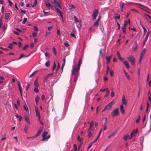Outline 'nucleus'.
<instances>
[{"label":"nucleus","mask_w":151,"mask_h":151,"mask_svg":"<svg viewBox=\"0 0 151 151\" xmlns=\"http://www.w3.org/2000/svg\"><path fill=\"white\" fill-rule=\"evenodd\" d=\"M82 60L80 59L78 62V65H76L73 67L72 72V75L75 76L74 81L76 82L79 74V71L80 68L82 63Z\"/></svg>","instance_id":"obj_1"},{"label":"nucleus","mask_w":151,"mask_h":151,"mask_svg":"<svg viewBox=\"0 0 151 151\" xmlns=\"http://www.w3.org/2000/svg\"><path fill=\"white\" fill-rule=\"evenodd\" d=\"M54 3L57 13L58 14H59L61 17L62 19H63V13L62 12L57 8V7H58L60 9H62V7L61 6L56 0H54Z\"/></svg>","instance_id":"obj_2"},{"label":"nucleus","mask_w":151,"mask_h":151,"mask_svg":"<svg viewBox=\"0 0 151 151\" xmlns=\"http://www.w3.org/2000/svg\"><path fill=\"white\" fill-rule=\"evenodd\" d=\"M114 104V101H112L109 104H108L103 110V111H105L106 110H109L110 109L112 106Z\"/></svg>","instance_id":"obj_3"},{"label":"nucleus","mask_w":151,"mask_h":151,"mask_svg":"<svg viewBox=\"0 0 151 151\" xmlns=\"http://www.w3.org/2000/svg\"><path fill=\"white\" fill-rule=\"evenodd\" d=\"M48 132L47 131L44 132L42 135V137L43 138L42 139V141H44L45 140H47L50 137V135H48L47 137H46V136Z\"/></svg>","instance_id":"obj_4"},{"label":"nucleus","mask_w":151,"mask_h":151,"mask_svg":"<svg viewBox=\"0 0 151 151\" xmlns=\"http://www.w3.org/2000/svg\"><path fill=\"white\" fill-rule=\"evenodd\" d=\"M119 115V112L117 109H115L111 112V115L113 117L116 116H118Z\"/></svg>","instance_id":"obj_5"},{"label":"nucleus","mask_w":151,"mask_h":151,"mask_svg":"<svg viewBox=\"0 0 151 151\" xmlns=\"http://www.w3.org/2000/svg\"><path fill=\"white\" fill-rule=\"evenodd\" d=\"M145 51L146 49H143L142 50V52L140 54L139 60V63L140 64L141 63L142 60L143 58Z\"/></svg>","instance_id":"obj_6"},{"label":"nucleus","mask_w":151,"mask_h":151,"mask_svg":"<svg viewBox=\"0 0 151 151\" xmlns=\"http://www.w3.org/2000/svg\"><path fill=\"white\" fill-rule=\"evenodd\" d=\"M98 9H95L94 10L92 14L93 19L94 20L96 19L98 15Z\"/></svg>","instance_id":"obj_7"},{"label":"nucleus","mask_w":151,"mask_h":151,"mask_svg":"<svg viewBox=\"0 0 151 151\" xmlns=\"http://www.w3.org/2000/svg\"><path fill=\"white\" fill-rule=\"evenodd\" d=\"M128 60L129 61L131 62L132 65H134L135 59L133 57L129 56L128 58Z\"/></svg>","instance_id":"obj_8"},{"label":"nucleus","mask_w":151,"mask_h":151,"mask_svg":"<svg viewBox=\"0 0 151 151\" xmlns=\"http://www.w3.org/2000/svg\"><path fill=\"white\" fill-rule=\"evenodd\" d=\"M93 124L94 122L93 121H92L89 127L88 128V131H94V128L93 127Z\"/></svg>","instance_id":"obj_9"},{"label":"nucleus","mask_w":151,"mask_h":151,"mask_svg":"<svg viewBox=\"0 0 151 151\" xmlns=\"http://www.w3.org/2000/svg\"><path fill=\"white\" fill-rule=\"evenodd\" d=\"M18 85L19 86V91H20L21 96L22 97V87L21 86L20 82V81H19L18 82Z\"/></svg>","instance_id":"obj_10"},{"label":"nucleus","mask_w":151,"mask_h":151,"mask_svg":"<svg viewBox=\"0 0 151 151\" xmlns=\"http://www.w3.org/2000/svg\"><path fill=\"white\" fill-rule=\"evenodd\" d=\"M138 132V129H134L133 130L130 134V138H131L135 134H136Z\"/></svg>","instance_id":"obj_11"},{"label":"nucleus","mask_w":151,"mask_h":151,"mask_svg":"<svg viewBox=\"0 0 151 151\" xmlns=\"http://www.w3.org/2000/svg\"><path fill=\"white\" fill-rule=\"evenodd\" d=\"M117 55L119 59L121 61H124V59L121 56L119 52H117Z\"/></svg>","instance_id":"obj_12"},{"label":"nucleus","mask_w":151,"mask_h":151,"mask_svg":"<svg viewBox=\"0 0 151 151\" xmlns=\"http://www.w3.org/2000/svg\"><path fill=\"white\" fill-rule=\"evenodd\" d=\"M122 103L123 105L126 106L127 104V102L125 99V96H123L122 97Z\"/></svg>","instance_id":"obj_13"},{"label":"nucleus","mask_w":151,"mask_h":151,"mask_svg":"<svg viewBox=\"0 0 151 151\" xmlns=\"http://www.w3.org/2000/svg\"><path fill=\"white\" fill-rule=\"evenodd\" d=\"M120 110L122 114H124L125 112L124 109V106L123 105H121L120 106Z\"/></svg>","instance_id":"obj_14"},{"label":"nucleus","mask_w":151,"mask_h":151,"mask_svg":"<svg viewBox=\"0 0 151 151\" xmlns=\"http://www.w3.org/2000/svg\"><path fill=\"white\" fill-rule=\"evenodd\" d=\"M111 58V56H106L105 57V59L106 60V64H109L110 62V59Z\"/></svg>","instance_id":"obj_15"},{"label":"nucleus","mask_w":151,"mask_h":151,"mask_svg":"<svg viewBox=\"0 0 151 151\" xmlns=\"http://www.w3.org/2000/svg\"><path fill=\"white\" fill-rule=\"evenodd\" d=\"M35 112L36 116L39 117V120L40 119V114L39 112L38 111V108L37 107L35 108Z\"/></svg>","instance_id":"obj_16"},{"label":"nucleus","mask_w":151,"mask_h":151,"mask_svg":"<svg viewBox=\"0 0 151 151\" xmlns=\"http://www.w3.org/2000/svg\"><path fill=\"white\" fill-rule=\"evenodd\" d=\"M45 5L47 7L52 8L53 7V6L52 5H51L49 2H45Z\"/></svg>","instance_id":"obj_17"},{"label":"nucleus","mask_w":151,"mask_h":151,"mask_svg":"<svg viewBox=\"0 0 151 151\" xmlns=\"http://www.w3.org/2000/svg\"><path fill=\"white\" fill-rule=\"evenodd\" d=\"M128 134H125L124 137H123V139H124V140L125 141H126L128 139H130L131 138H130Z\"/></svg>","instance_id":"obj_18"},{"label":"nucleus","mask_w":151,"mask_h":151,"mask_svg":"<svg viewBox=\"0 0 151 151\" xmlns=\"http://www.w3.org/2000/svg\"><path fill=\"white\" fill-rule=\"evenodd\" d=\"M123 63H124V64L126 65V67L127 68H129V63H128V62H127V61L126 60L124 61H124H123Z\"/></svg>","instance_id":"obj_19"},{"label":"nucleus","mask_w":151,"mask_h":151,"mask_svg":"<svg viewBox=\"0 0 151 151\" xmlns=\"http://www.w3.org/2000/svg\"><path fill=\"white\" fill-rule=\"evenodd\" d=\"M30 55V54L29 55H24V54L23 53H22L21 54L19 57L17 59V60H19V59H21V58H22L23 57H28Z\"/></svg>","instance_id":"obj_20"},{"label":"nucleus","mask_w":151,"mask_h":151,"mask_svg":"<svg viewBox=\"0 0 151 151\" xmlns=\"http://www.w3.org/2000/svg\"><path fill=\"white\" fill-rule=\"evenodd\" d=\"M10 14L9 13H6L5 14L4 18L5 19L7 20L9 18L10 16Z\"/></svg>","instance_id":"obj_21"},{"label":"nucleus","mask_w":151,"mask_h":151,"mask_svg":"<svg viewBox=\"0 0 151 151\" xmlns=\"http://www.w3.org/2000/svg\"><path fill=\"white\" fill-rule=\"evenodd\" d=\"M74 18L75 22H81L80 20L76 16H74Z\"/></svg>","instance_id":"obj_22"},{"label":"nucleus","mask_w":151,"mask_h":151,"mask_svg":"<svg viewBox=\"0 0 151 151\" xmlns=\"http://www.w3.org/2000/svg\"><path fill=\"white\" fill-rule=\"evenodd\" d=\"M24 119L26 122L29 124H30V122L27 116H25L24 117Z\"/></svg>","instance_id":"obj_23"},{"label":"nucleus","mask_w":151,"mask_h":151,"mask_svg":"<svg viewBox=\"0 0 151 151\" xmlns=\"http://www.w3.org/2000/svg\"><path fill=\"white\" fill-rule=\"evenodd\" d=\"M73 33H71L70 34V36L72 37H74L75 38H76V37L74 33L76 32V30L75 29H74L73 30Z\"/></svg>","instance_id":"obj_24"},{"label":"nucleus","mask_w":151,"mask_h":151,"mask_svg":"<svg viewBox=\"0 0 151 151\" xmlns=\"http://www.w3.org/2000/svg\"><path fill=\"white\" fill-rule=\"evenodd\" d=\"M15 116L17 118H19V121H20L22 120V116L18 115L17 114H16Z\"/></svg>","instance_id":"obj_25"},{"label":"nucleus","mask_w":151,"mask_h":151,"mask_svg":"<svg viewBox=\"0 0 151 151\" xmlns=\"http://www.w3.org/2000/svg\"><path fill=\"white\" fill-rule=\"evenodd\" d=\"M34 84L36 87H37L39 86V84L37 80L34 81Z\"/></svg>","instance_id":"obj_26"},{"label":"nucleus","mask_w":151,"mask_h":151,"mask_svg":"<svg viewBox=\"0 0 151 151\" xmlns=\"http://www.w3.org/2000/svg\"><path fill=\"white\" fill-rule=\"evenodd\" d=\"M124 73L125 76L129 80H130V78L128 74L126 71H124Z\"/></svg>","instance_id":"obj_27"},{"label":"nucleus","mask_w":151,"mask_h":151,"mask_svg":"<svg viewBox=\"0 0 151 151\" xmlns=\"http://www.w3.org/2000/svg\"><path fill=\"white\" fill-rule=\"evenodd\" d=\"M2 17L1 15H0V28L1 27L2 25Z\"/></svg>","instance_id":"obj_28"},{"label":"nucleus","mask_w":151,"mask_h":151,"mask_svg":"<svg viewBox=\"0 0 151 151\" xmlns=\"http://www.w3.org/2000/svg\"><path fill=\"white\" fill-rule=\"evenodd\" d=\"M99 22L96 21V22L94 23L93 26L95 27H97L99 26Z\"/></svg>","instance_id":"obj_29"},{"label":"nucleus","mask_w":151,"mask_h":151,"mask_svg":"<svg viewBox=\"0 0 151 151\" xmlns=\"http://www.w3.org/2000/svg\"><path fill=\"white\" fill-rule=\"evenodd\" d=\"M130 20L129 19L128 20V21L126 20L124 22V25L126 26L127 24L128 23H130Z\"/></svg>","instance_id":"obj_30"},{"label":"nucleus","mask_w":151,"mask_h":151,"mask_svg":"<svg viewBox=\"0 0 151 151\" xmlns=\"http://www.w3.org/2000/svg\"><path fill=\"white\" fill-rule=\"evenodd\" d=\"M48 76L47 75L46 76H45L43 82H46L47 81L48 78Z\"/></svg>","instance_id":"obj_31"},{"label":"nucleus","mask_w":151,"mask_h":151,"mask_svg":"<svg viewBox=\"0 0 151 151\" xmlns=\"http://www.w3.org/2000/svg\"><path fill=\"white\" fill-rule=\"evenodd\" d=\"M40 98L39 96H37L35 98V101H36V104H37Z\"/></svg>","instance_id":"obj_32"},{"label":"nucleus","mask_w":151,"mask_h":151,"mask_svg":"<svg viewBox=\"0 0 151 151\" xmlns=\"http://www.w3.org/2000/svg\"><path fill=\"white\" fill-rule=\"evenodd\" d=\"M136 4L138 5H139V6H140L144 8H146V9H149V8H148V7H145V6H144L142 5V4H138V3H136Z\"/></svg>","instance_id":"obj_33"},{"label":"nucleus","mask_w":151,"mask_h":151,"mask_svg":"<svg viewBox=\"0 0 151 151\" xmlns=\"http://www.w3.org/2000/svg\"><path fill=\"white\" fill-rule=\"evenodd\" d=\"M28 128H29L28 126L27 125H25L24 128V130L25 132H27V130L28 129Z\"/></svg>","instance_id":"obj_34"},{"label":"nucleus","mask_w":151,"mask_h":151,"mask_svg":"<svg viewBox=\"0 0 151 151\" xmlns=\"http://www.w3.org/2000/svg\"><path fill=\"white\" fill-rule=\"evenodd\" d=\"M42 130V129H40L38 130L37 134L36 135V136H38L40 134Z\"/></svg>","instance_id":"obj_35"},{"label":"nucleus","mask_w":151,"mask_h":151,"mask_svg":"<svg viewBox=\"0 0 151 151\" xmlns=\"http://www.w3.org/2000/svg\"><path fill=\"white\" fill-rule=\"evenodd\" d=\"M114 18L116 19H120V16L119 14H117V16H115L114 17Z\"/></svg>","instance_id":"obj_36"},{"label":"nucleus","mask_w":151,"mask_h":151,"mask_svg":"<svg viewBox=\"0 0 151 151\" xmlns=\"http://www.w3.org/2000/svg\"><path fill=\"white\" fill-rule=\"evenodd\" d=\"M56 67V65L55 62L54 63L53 66L52 68V71H53Z\"/></svg>","instance_id":"obj_37"},{"label":"nucleus","mask_w":151,"mask_h":151,"mask_svg":"<svg viewBox=\"0 0 151 151\" xmlns=\"http://www.w3.org/2000/svg\"><path fill=\"white\" fill-rule=\"evenodd\" d=\"M37 2V0H35L34 2V3L33 5L32 6V7H33L35 6Z\"/></svg>","instance_id":"obj_38"},{"label":"nucleus","mask_w":151,"mask_h":151,"mask_svg":"<svg viewBox=\"0 0 151 151\" xmlns=\"http://www.w3.org/2000/svg\"><path fill=\"white\" fill-rule=\"evenodd\" d=\"M45 56L47 58H49L50 56V54L49 53L46 52L45 53Z\"/></svg>","instance_id":"obj_39"},{"label":"nucleus","mask_w":151,"mask_h":151,"mask_svg":"<svg viewBox=\"0 0 151 151\" xmlns=\"http://www.w3.org/2000/svg\"><path fill=\"white\" fill-rule=\"evenodd\" d=\"M88 137H90L92 136V134L91 132V131H88Z\"/></svg>","instance_id":"obj_40"},{"label":"nucleus","mask_w":151,"mask_h":151,"mask_svg":"<svg viewBox=\"0 0 151 151\" xmlns=\"http://www.w3.org/2000/svg\"><path fill=\"white\" fill-rule=\"evenodd\" d=\"M27 20V19L26 18H24L22 22V24H24L26 23Z\"/></svg>","instance_id":"obj_41"},{"label":"nucleus","mask_w":151,"mask_h":151,"mask_svg":"<svg viewBox=\"0 0 151 151\" xmlns=\"http://www.w3.org/2000/svg\"><path fill=\"white\" fill-rule=\"evenodd\" d=\"M110 73L111 76L112 77L114 76V72L112 70H110Z\"/></svg>","instance_id":"obj_42"},{"label":"nucleus","mask_w":151,"mask_h":151,"mask_svg":"<svg viewBox=\"0 0 151 151\" xmlns=\"http://www.w3.org/2000/svg\"><path fill=\"white\" fill-rule=\"evenodd\" d=\"M37 34V32H33L32 33V35L34 37H35L36 36V35Z\"/></svg>","instance_id":"obj_43"},{"label":"nucleus","mask_w":151,"mask_h":151,"mask_svg":"<svg viewBox=\"0 0 151 151\" xmlns=\"http://www.w3.org/2000/svg\"><path fill=\"white\" fill-rule=\"evenodd\" d=\"M109 70V66H108L106 68V74L107 75L108 73Z\"/></svg>","instance_id":"obj_44"},{"label":"nucleus","mask_w":151,"mask_h":151,"mask_svg":"<svg viewBox=\"0 0 151 151\" xmlns=\"http://www.w3.org/2000/svg\"><path fill=\"white\" fill-rule=\"evenodd\" d=\"M114 134H115V133H112V134L109 135L108 137V138H110L111 137H112L113 136H114Z\"/></svg>","instance_id":"obj_45"},{"label":"nucleus","mask_w":151,"mask_h":151,"mask_svg":"<svg viewBox=\"0 0 151 151\" xmlns=\"http://www.w3.org/2000/svg\"><path fill=\"white\" fill-rule=\"evenodd\" d=\"M52 51L54 53V54H55V55H56V49L55 47H53L52 48Z\"/></svg>","instance_id":"obj_46"},{"label":"nucleus","mask_w":151,"mask_h":151,"mask_svg":"<svg viewBox=\"0 0 151 151\" xmlns=\"http://www.w3.org/2000/svg\"><path fill=\"white\" fill-rule=\"evenodd\" d=\"M34 91L36 93H37L39 92L38 89L37 88V87L35 88L34 89Z\"/></svg>","instance_id":"obj_47"},{"label":"nucleus","mask_w":151,"mask_h":151,"mask_svg":"<svg viewBox=\"0 0 151 151\" xmlns=\"http://www.w3.org/2000/svg\"><path fill=\"white\" fill-rule=\"evenodd\" d=\"M50 65V62L49 61H47L46 62V63H45V65L46 66H48Z\"/></svg>","instance_id":"obj_48"},{"label":"nucleus","mask_w":151,"mask_h":151,"mask_svg":"<svg viewBox=\"0 0 151 151\" xmlns=\"http://www.w3.org/2000/svg\"><path fill=\"white\" fill-rule=\"evenodd\" d=\"M70 7V9H74L75 8V6L73 4H71Z\"/></svg>","instance_id":"obj_49"},{"label":"nucleus","mask_w":151,"mask_h":151,"mask_svg":"<svg viewBox=\"0 0 151 151\" xmlns=\"http://www.w3.org/2000/svg\"><path fill=\"white\" fill-rule=\"evenodd\" d=\"M23 108L26 111H28V108L27 106L26 107L25 106H24Z\"/></svg>","instance_id":"obj_50"},{"label":"nucleus","mask_w":151,"mask_h":151,"mask_svg":"<svg viewBox=\"0 0 151 151\" xmlns=\"http://www.w3.org/2000/svg\"><path fill=\"white\" fill-rule=\"evenodd\" d=\"M28 46H29V45H25L24 46L23 48V50H25V49H26V48L28 47Z\"/></svg>","instance_id":"obj_51"},{"label":"nucleus","mask_w":151,"mask_h":151,"mask_svg":"<svg viewBox=\"0 0 151 151\" xmlns=\"http://www.w3.org/2000/svg\"><path fill=\"white\" fill-rule=\"evenodd\" d=\"M36 72L37 71H35L33 72L30 75L29 77L31 78L32 77L33 75H34L36 73Z\"/></svg>","instance_id":"obj_52"},{"label":"nucleus","mask_w":151,"mask_h":151,"mask_svg":"<svg viewBox=\"0 0 151 151\" xmlns=\"http://www.w3.org/2000/svg\"><path fill=\"white\" fill-rule=\"evenodd\" d=\"M30 86V83H28L26 86V89L27 90L29 88Z\"/></svg>","instance_id":"obj_53"},{"label":"nucleus","mask_w":151,"mask_h":151,"mask_svg":"<svg viewBox=\"0 0 151 151\" xmlns=\"http://www.w3.org/2000/svg\"><path fill=\"white\" fill-rule=\"evenodd\" d=\"M137 45L136 44H135V47L133 48V50L134 51H135L137 49Z\"/></svg>","instance_id":"obj_54"},{"label":"nucleus","mask_w":151,"mask_h":151,"mask_svg":"<svg viewBox=\"0 0 151 151\" xmlns=\"http://www.w3.org/2000/svg\"><path fill=\"white\" fill-rule=\"evenodd\" d=\"M73 147H74V150L75 151L76 150H77V146H76V145L75 144H74Z\"/></svg>","instance_id":"obj_55"},{"label":"nucleus","mask_w":151,"mask_h":151,"mask_svg":"<svg viewBox=\"0 0 151 151\" xmlns=\"http://www.w3.org/2000/svg\"><path fill=\"white\" fill-rule=\"evenodd\" d=\"M117 24L118 25V30H119L120 29V25L118 22H117Z\"/></svg>","instance_id":"obj_56"},{"label":"nucleus","mask_w":151,"mask_h":151,"mask_svg":"<svg viewBox=\"0 0 151 151\" xmlns=\"http://www.w3.org/2000/svg\"><path fill=\"white\" fill-rule=\"evenodd\" d=\"M60 65L59 64V63H58V65L57 68V69L56 70V71H57L60 69Z\"/></svg>","instance_id":"obj_57"},{"label":"nucleus","mask_w":151,"mask_h":151,"mask_svg":"<svg viewBox=\"0 0 151 151\" xmlns=\"http://www.w3.org/2000/svg\"><path fill=\"white\" fill-rule=\"evenodd\" d=\"M33 29L34 30H35L36 31H37H37H38V29H37V27H36L35 26H34L33 27Z\"/></svg>","instance_id":"obj_58"},{"label":"nucleus","mask_w":151,"mask_h":151,"mask_svg":"<svg viewBox=\"0 0 151 151\" xmlns=\"http://www.w3.org/2000/svg\"><path fill=\"white\" fill-rule=\"evenodd\" d=\"M8 1L9 3V5L11 6L12 4V2L10 0H8Z\"/></svg>","instance_id":"obj_59"},{"label":"nucleus","mask_w":151,"mask_h":151,"mask_svg":"<svg viewBox=\"0 0 151 151\" xmlns=\"http://www.w3.org/2000/svg\"><path fill=\"white\" fill-rule=\"evenodd\" d=\"M64 45L66 47H68L69 46L67 42H65L64 43Z\"/></svg>","instance_id":"obj_60"},{"label":"nucleus","mask_w":151,"mask_h":151,"mask_svg":"<svg viewBox=\"0 0 151 151\" xmlns=\"http://www.w3.org/2000/svg\"><path fill=\"white\" fill-rule=\"evenodd\" d=\"M114 95V92L112 91L111 92V97H113Z\"/></svg>","instance_id":"obj_61"},{"label":"nucleus","mask_w":151,"mask_h":151,"mask_svg":"<svg viewBox=\"0 0 151 151\" xmlns=\"http://www.w3.org/2000/svg\"><path fill=\"white\" fill-rule=\"evenodd\" d=\"M107 128L106 126V124H104V130H105Z\"/></svg>","instance_id":"obj_62"},{"label":"nucleus","mask_w":151,"mask_h":151,"mask_svg":"<svg viewBox=\"0 0 151 151\" xmlns=\"http://www.w3.org/2000/svg\"><path fill=\"white\" fill-rule=\"evenodd\" d=\"M50 33V31L47 32L46 33V34H45V36H47Z\"/></svg>","instance_id":"obj_63"},{"label":"nucleus","mask_w":151,"mask_h":151,"mask_svg":"<svg viewBox=\"0 0 151 151\" xmlns=\"http://www.w3.org/2000/svg\"><path fill=\"white\" fill-rule=\"evenodd\" d=\"M45 97V95L44 94H42V96H41V99L42 100H43L44 99Z\"/></svg>","instance_id":"obj_64"}]
</instances>
